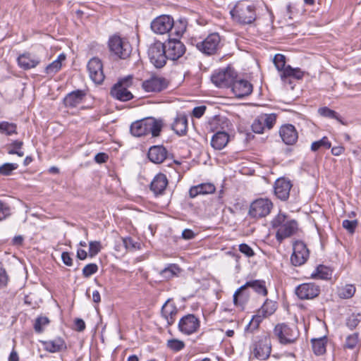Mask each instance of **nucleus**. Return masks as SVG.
<instances>
[{"instance_id": "nucleus-1", "label": "nucleus", "mask_w": 361, "mask_h": 361, "mask_svg": "<svg viewBox=\"0 0 361 361\" xmlns=\"http://www.w3.org/2000/svg\"><path fill=\"white\" fill-rule=\"evenodd\" d=\"M164 127L163 120L146 117L133 122L130 132L134 137H140L151 134L152 137H159Z\"/></svg>"}, {"instance_id": "nucleus-2", "label": "nucleus", "mask_w": 361, "mask_h": 361, "mask_svg": "<svg viewBox=\"0 0 361 361\" xmlns=\"http://www.w3.org/2000/svg\"><path fill=\"white\" fill-rule=\"evenodd\" d=\"M230 15L234 22L241 25H251L257 20L256 6L247 0L238 1Z\"/></svg>"}, {"instance_id": "nucleus-3", "label": "nucleus", "mask_w": 361, "mask_h": 361, "mask_svg": "<svg viewBox=\"0 0 361 361\" xmlns=\"http://www.w3.org/2000/svg\"><path fill=\"white\" fill-rule=\"evenodd\" d=\"M220 42V36L216 32L209 34L204 39L197 37H190L188 39V42L191 45L195 46L201 53L207 56H211L216 53Z\"/></svg>"}, {"instance_id": "nucleus-4", "label": "nucleus", "mask_w": 361, "mask_h": 361, "mask_svg": "<svg viewBox=\"0 0 361 361\" xmlns=\"http://www.w3.org/2000/svg\"><path fill=\"white\" fill-rule=\"evenodd\" d=\"M108 47L111 54L120 59H128L133 50L128 40L118 34L110 36L108 40Z\"/></svg>"}, {"instance_id": "nucleus-5", "label": "nucleus", "mask_w": 361, "mask_h": 361, "mask_svg": "<svg viewBox=\"0 0 361 361\" xmlns=\"http://www.w3.org/2000/svg\"><path fill=\"white\" fill-rule=\"evenodd\" d=\"M300 336L297 328L291 326L286 323H279L273 329V336L281 345H290L295 343Z\"/></svg>"}, {"instance_id": "nucleus-6", "label": "nucleus", "mask_w": 361, "mask_h": 361, "mask_svg": "<svg viewBox=\"0 0 361 361\" xmlns=\"http://www.w3.org/2000/svg\"><path fill=\"white\" fill-rule=\"evenodd\" d=\"M252 353L255 357L260 360H265L271 353V341L269 333L257 336L252 341L251 345Z\"/></svg>"}, {"instance_id": "nucleus-7", "label": "nucleus", "mask_w": 361, "mask_h": 361, "mask_svg": "<svg viewBox=\"0 0 361 361\" xmlns=\"http://www.w3.org/2000/svg\"><path fill=\"white\" fill-rule=\"evenodd\" d=\"M133 80L132 75H128L119 79L111 88L110 94L111 97L121 102L131 100L133 98V95L128 89L133 85Z\"/></svg>"}, {"instance_id": "nucleus-8", "label": "nucleus", "mask_w": 361, "mask_h": 361, "mask_svg": "<svg viewBox=\"0 0 361 361\" xmlns=\"http://www.w3.org/2000/svg\"><path fill=\"white\" fill-rule=\"evenodd\" d=\"M147 54L149 61L156 68H163L168 60L165 45L160 41H156L149 47Z\"/></svg>"}, {"instance_id": "nucleus-9", "label": "nucleus", "mask_w": 361, "mask_h": 361, "mask_svg": "<svg viewBox=\"0 0 361 361\" xmlns=\"http://www.w3.org/2000/svg\"><path fill=\"white\" fill-rule=\"evenodd\" d=\"M238 76L234 68L228 66L226 68L215 71L211 77L212 82L218 87H231L234 79Z\"/></svg>"}, {"instance_id": "nucleus-10", "label": "nucleus", "mask_w": 361, "mask_h": 361, "mask_svg": "<svg viewBox=\"0 0 361 361\" xmlns=\"http://www.w3.org/2000/svg\"><path fill=\"white\" fill-rule=\"evenodd\" d=\"M310 257V250L307 245L300 240L293 243V253L290 255V263L294 267H300L306 263Z\"/></svg>"}, {"instance_id": "nucleus-11", "label": "nucleus", "mask_w": 361, "mask_h": 361, "mask_svg": "<svg viewBox=\"0 0 361 361\" xmlns=\"http://www.w3.org/2000/svg\"><path fill=\"white\" fill-rule=\"evenodd\" d=\"M273 204L269 199H257L250 204L248 216L252 219L265 217L270 213Z\"/></svg>"}, {"instance_id": "nucleus-12", "label": "nucleus", "mask_w": 361, "mask_h": 361, "mask_svg": "<svg viewBox=\"0 0 361 361\" xmlns=\"http://www.w3.org/2000/svg\"><path fill=\"white\" fill-rule=\"evenodd\" d=\"M321 287L314 282L303 283L298 285L295 290V293L300 300H312L319 295Z\"/></svg>"}, {"instance_id": "nucleus-13", "label": "nucleus", "mask_w": 361, "mask_h": 361, "mask_svg": "<svg viewBox=\"0 0 361 361\" xmlns=\"http://www.w3.org/2000/svg\"><path fill=\"white\" fill-rule=\"evenodd\" d=\"M169 82L164 77L152 75L142 82V88L146 92H160L166 90Z\"/></svg>"}, {"instance_id": "nucleus-14", "label": "nucleus", "mask_w": 361, "mask_h": 361, "mask_svg": "<svg viewBox=\"0 0 361 361\" xmlns=\"http://www.w3.org/2000/svg\"><path fill=\"white\" fill-rule=\"evenodd\" d=\"M292 187L293 183L290 179L286 177L279 178L274 182V194L277 199L283 202L287 201Z\"/></svg>"}, {"instance_id": "nucleus-15", "label": "nucleus", "mask_w": 361, "mask_h": 361, "mask_svg": "<svg viewBox=\"0 0 361 361\" xmlns=\"http://www.w3.org/2000/svg\"><path fill=\"white\" fill-rule=\"evenodd\" d=\"M200 321L193 314H188L183 317L178 322V329L186 335H190L200 329Z\"/></svg>"}, {"instance_id": "nucleus-16", "label": "nucleus", "mask_w": 361, "mask_h": 361, "mask_svg": "<svg viewBox=\"0 0 361 361\" xmlns=\"http://www.w3.org/2000/svg\"><path fill=\"white\" fill-rule=\"evenodd\" d=\"M164 45L167 59L172 61L180 59L186 51L184 44L178 39L169 38Z\"/></svg>"}, {"instance_id": "nucleus-17", "label": "nucleus", "mask_w": 361, "mask_h": 361, "mask_svg": "<svg viewBox=\"0 0 361 361\" xmlns=\"http://www.w3.org/2000/svg\"><path fill=\"white\" fill-rule=\"evenodd\" d=\"M173 26V18L168 15L159 16L151 23L152 30L159 35H164L171 32Z\"/></svg>"}, {"instance_id": "nucleus-18", "label": "nucleus", "mask_w": 361, "mask_h": 361, "mask_svg": "<svg viewBox=\"0 0 361 361\" xmlns=\"http://www.w3.org/2000/svg\"><path fill=\"white\" fill-rule=\"evenodd\" d=\"M89 75L92 81L97 84H102L105 78L103 71V64L97 57L92 58L87 66Z\"/></svg>"}, {"instance_id": "nucleus-19", "label": "nucleus", "mask_w": 361, "mask_h": 361, "mask_svg": "<svg viewBox=\"0 0 361 361\" xmlns=\"http://www.w3.org/2000/svg\"><path fill=\"white\" fill-rule=\"evenodd\" d=\"M231 87L235 97L239 99L249 96L253 90V86L248 80L238 77L234 79Z\"/></svg>"}, {"instance_id": "nucleus-20", "label": "nucleus", "mask_w": 361, "mask_h": 361, "mask_svg": "<svg viewBox=\"0 0 361 361\" xmlns=\"http://www.w3.org/2000/svg\"><path fill=\"white\" fill-rule=\"evenodd\" d=\"M298 230V224L296 220L290 219L286 224L277 229L276 232V240L279 244L283 240L293 235Z\"/></svg>"}, {"instance_id": "nucleus-21", "label": "nucleus", "mask_w": 361, "mask_h": 361, "mask_svg": "<svg viewBox=\"0 0 361 361\" xmlns=\"http://www.w3.org/2000/svg\"><path fill=\"white\" fill-rule=\"evenodd\" d=\"M41 62L39 56L30 51H25L20 54L17 58L18 66L24 70L27 71L37 67Z\"/></svg>"}, {"instance_id": "nucleus-22", "label": "nucleus", "mask_w": 361, "mask_h": 361, "mask_svg": "<svg viewBox=\"0 0 361 361\" xmlns=\"http://www.w3.org/2000/svg\"><path fill=\"white\" fill-rule=\"evenodd\" d=\"M279 135L286 145H295L298 139V133L295 127L290 123L283 124L279 131Z\"/></svg>"}, {"instance_id": "nucleus-23", "label": "nucleus", "mask_w": 361, "mask_h": 361, "mask_svg": "<svg viewBox=\"0 0 361 361\" xmlns=\"http://www.w3.org/2000/svg\"><path fill=\"white\" fill-rule=\"evenodd\" d=\"M168 184L169 180L166 176L162 173H159L152 179L149 185V190L156 197L163 195Z\"/></svg>"}, {"instance_id": "nucleus-24", "label": "nucleus", "mask_w": 361, "mask_h": 361, "mask_svg": "<svg viewBox=\"0 0 361 361\" xmlns=\"http://www.w3.org/2000/svg\"><path fill=\"white\" fill-rule=\"evenodd\" d=\"M305 75V71L300 68H293L290 65H288L286 70L280 73L281 81L284 84H288L293 88L292 79L302 80Z\"/></svg>"}, {"instance_id": "nucleus-25", "label": "nucleus", "mask_w": 361, "mask_h": 361, "mask_svg": "<svg viewBox=\"0 0 361 361\" xmlns=\"http://www.w3.org/2000/svg\"><path fill=\"white\" fill-rule=\"evenodd\" d=\"M40 343L42 344L44 350L51 353L61 352L67 349L64 339L59 336L53 340L40 341Z\"/></svg>"}, {"instance_id": "nucleus-26", "label": "nucleus", "mask_w": 361, "mask_h": 361, "mask_svg": "<svg viewBox=\"0 0 361 361\" xmlns=\"http://www.w3.org/2000/svg\"><path fill=\"white\" fill-rule=\"evenodd\" d=\"M86 96V92L83 90H76L67 94L63 98V104L66 107L75 108L80 104Z\"/></svg>"}, {"instance_id": "nucleus-27", "label": "nucleus", "mask_w": 361, "mask_h": 361, "mask_svg": "<svg viewBox=\"0 0 361 361\" xmlns=\"http://www.w3.org/2000/svg\"><path fill=\"white\" fill-rule=\"evenodd\" d=\"M168 151L163 145H154L149 147L147 157L154 164L162 163L167 157Z\"/></svg>"}, {"instance_id": "nucleus-28", "label": "nucleus", "mask_w": 361, "mask_h": 361, "mask_svg": "<svg viewBox=\"0 0 361 361\" xmlns=\"http://www.w3.org/2000/svg\"><path fill=\"white\" fill-rule=\"evenodd\" d=\"M161 316L166 320L168 326H171L176 321L178 308L174 303L168 300L163 305L161 310Z\"/></svg>"}, {"instance_id": "nucleus-29", "label": "nucleus", "mask_w": 361, "mask_h": 361, "mask_svg": "<svg viewBox=\"0 0 361 361\" xmlns=\"http://www.w3.org/2000/svg\"><path fill=\"white\" fill-rule=\"evenodd\" d=\"M247 288H252L257 294L263 296H267L268 294L265 281L257 279L247 281L244 285L238 288V291L236 295L242 290L247 289Z\"/></svg>"}, {"instance_id": "nucleus-30", "label": "nucleus", "mask_w": 361, "mask_h": 361, "mask_svg": "<svg viewBox=\"0 0 361 361\" xmlns=\"http://www.w3.org/2000/svg\"><path fill=\"white\" fill-rule=\"evenodd\" d=\"M171 127L177 135H185L188 130L187 116L185 114H177Z\"/></svg>"}, {"instance_id": "nucleus-31", "label": "nucleus", "mask_w": 361, "mask_h": 361, "mask_svg": "<svg viewBox=\"0 0 361 361\" xmlns=\"http://www.w3.org/2000/svg\"><path fill=\"white\" fill-rule=\"evenodd\" d=\"M216 190L214 185L209 183H201L192 186L189 190V196L194 198L199 195H207L214 193Z\"/></svg>"}, {"instance_id": "nucleus-32", "label": "nucleus", "mask_w": 361, "mask_h": 361, "mask_svg": "<svg viewBox=\"0 0 361 361\" xmlns=\"http://www.w3.org/2000/svg\"><path fill=\"white\" fill-rule=\"evenodd\" d=\"M229 141V135L225 132H217L214 133L211 140V146L216 150L224 149Z\"/></svg>"}, {"instance_id": "nucleus-33", "label": "nucleus", "mask_w": 361, "mask_h": 361, "mask_svg": "<svg viewBox=\"0 0 361 361\" xmlns=\"http://www.w3.org/2000/svg\"><path fill=\"white\" fill-rule=\"evenodd\" d=\"M224 118L220 116L212 117L207 123L206 129L209 133H217L224 131Z\"/></svg>"}, {"instance_id": "nucleus-34", "label": "nucleus", "mask_w": 361, "mask_h": 361, "mask_svg": "<svg viewBox=\"0 0 361 361\" xmlns=\"http://www.w3.org/2000/svg\"><path fill=\"white\" fill-rule=\"evenodd\" d=\"M312 351L316 355H322L326 351L328 338L326 336L311 339Z\"/></svg>"}, {"instance_id": "nucleus-35", "label": "nucleus", "mask_w": 361, "mask_h": 361, "mask_svg": "<svg viewBox=\"0 0 361 361\" xmlns=\"http://www.w3.org/2000/svg\"><path fill=\"white\" fill-rule=\"evenodd\" d=\"M264 319L265 318L257 312V314L252 316L251 320L245 326L244 330L245 336L247 337L249 334H253L257 331Z\"/></svg>"}, {"instance_id": "nucleus-36", "label": "nucleus", "mask_w": 361, "mask_h": 361, "mask_svg": "<svg viewBox=\"0 0 361 361\" xmlns=\"http://www.w3.org/2000/svg\"><path fill=\"white\" fill-rule=\"evenodd\" d=\"M277 307L278 305L276 301L267 298L260 308L257 310V312L264 318H267L274 314Z\"/></svg>"}, {"instance_id": "nucleus-37", "label": "nucleus", "mask_w": 361, "mask_h": 361, "mask_svg": "<svg viewBox=\"0 0 361 361\" xmlns=\"http://www.w3.org/2000/svg\"><path fill=\"white\" fill-rule=\"evenodd\" d=\"M65 60L66 55L63 53L60 54L56 60L46 66L44 73L51 76L54 75L61 69L62 62Z\"/></svg>"}, {"instance_id": "nucleus-38", "label": "nucleus", "mask_w": 361, "mask_h": 361, "mask_svg": "<svg viewBox=\"0 0 361 361\" xmlns=\"http://www.w3.org/2000/svg\"><path fill=\"white\" fill-rule=\"evenodd\" d=\"M333 271L328 267L319 264L311 274V278L314 279L329 280L331 279Z\"/></svg>"}, {"instance_id": "nucleus-39", "label": "nucleus", "mask_w": 361, "mask_h": 361, "mask_svg": "<svg viewBox=\"0 0 361 361\" xmlns=\"http://www.w3.org/2000/svg\"><path fill=\"white\" fill-rule=\"evenodd\" d=\"M181 269L176 264H170L167 267L162 269L159 274L165 280H170L175 276H178Z\"/></svg>"}, {"instance_id": "nucleus-40", "label": "nucleus", "mask_w": 361, "mask_h": 361, "mask_svg": "<svg viewBox=\"0 0 361 361\" xmlns=\"http://www.w3.org/2000/svg\"><path fill=\"white\" fill-rule=\"evenodd\" d=\"M356 292L354 284H345L338 288L337 294L341 299H350L353 298Z\"/></svg>"}, {"instance_id": "nucleus-41", "label": "nucleus", "mask_w": 361, "mask_h": 361, "mask_svg": "<svg viewBox=\"0 0 361 361\" xmlns=\"http://www.w3.org/2000/svg\"><path fill=\"white\" fill-rule=\"evenodd\" d=\"M188 22L185 18H180L177 21L173 20V26L171 30V35H175L180 37L185 32Z\"/></svg>"}, {"instance_id": "nucleus-42", "label": "nucleus", "mask_w": 361, "mask_h": 361, "mask_svg": "<svg viewBox=\"0 0 361 361\" xmlns=\"http://www.w3.org/2000/svg\"><path fill=\"white\" fill-rule=\"evenodd\" d=\"M238 291V288L233 294V303L236 306L243 307L249 300L250 293L247 290V289H243L236 295Z\"/></svg>"}, {"instance_id": "nucleus-43", "label": "nucleus", "mask_w": 361, "mask_h": 361, "mask_svg": "<svg viewBox=\"0 0 361 361\" xmlns=\"http://www.w3.org/2000/svg\"><path fill=\"white\" fill-rule=\"evenodd\" d=\"M318 113L321 116L336 119L343 125L345 123L343 121L341 116L334 110L329 109L327 106L321 107L318 109Z\"/></svg>"}, {"instance_id": "nucleus-44", "label": "nucleus", "mask_w": 361, "mask_h": 361, "mask_svg": "<svg viewBox=\"0 0 361 361\" xmlns=\"http://www.w3.org/2000/svg\"><path fill=\"white\" fill-rule=\"evenodd\" d=\"M23 146L22 140H16L7 145L8 154H16L20 157L24 156V152L21 150Z\"/></svg>"}, {"instance_id": "nucleus-45", "label": "nucleus", "mask_w": 361, "mask_h": 361, "mask_svg": "<svg viewBox=\"0 0 361 361\" xmlns=\"http://www.w3.org/2000/svg\"><path fill=\"white\" fill-rule=\"evenodd\" d=\"M50 323L49 319L46 316L37 317L33 324V329L37 334H42L44 331L45 326Z\"/></svg>"}, {"instance_id": "nucleus-46", "label": "nucleus", "mask_w": 361, "mask_h": 361, "mask_svg": "<svg viewBox=\"0 0 361 361\" xmlns=\"http://www.w3.org/2000/svg\"><path fill=\"white\" fill-rule=\"evenodd\" d=\"M331 147V143L326 136H324L319 140L313 142L311 145V150L317 152L320 149H329Z\"/></svg>"}, {"instance_id": "nucleus-47", "label": "nucleus", "mask_w": 361, "mask_h": 361, "mask_svg": "<svg viewBox=\"0 0 361 361\" xmlns=\"http://www.w3.org/2000/svg\"><path fill=\"white\" fill-rule=\"evenodd\" d=\"M361 323V312L353 313L345 320L346 326L351 331Z\"/></svg>"}, {"instance_id": "nucleus-48", "label": "nucleus", "mask_w": 361, "mask_h": 361, "mask_svg": "<svg viewBox=\"0 0 361 361\" xmlns=\"http://www.w3.org/2000/svg\"><path fill=\"white\" fill-rule=\"evenodd\" d=\"M273 61L279 74L282 73L288 66L286 65V56L281 54H276L274 57Z\"/></svg>"}, {"instance_id": "nucleus-49", "label": "nucleus", "mask_w": 361, "mask_h": 361, "mask_svg": "<svg viewBox=\"0 0 361 361\" xmlns=\"http://www.w3.org/2000/svg\"><path fill=\"white\" fill-rule=\"evenodd\" d=\"M17 126L16 123H8L7 121L0 122V133L7 135L17 134Z\"/></svg>"}, {"instance_id": "nucleus-50", "label": "nucleus", "mask_w": 361, "mask_h": 361, "mask_svg": "<svg viewBox=\"0 0 361 361\" xmlns=\"http://www.w3.org/2000/svg\"><path fill=\"white\" fill-rule=\"evenodd\" d=\"M359 333L355 332L352 334L348 335L344 343V348L353 350L355 348L359 342Z\"/></svg>"}, {"instance_id": "nucleus-51", "label": "nucleus", "mask_w": 361, "mask_h": 361, "mask_svg": "<svg viewBox=\"0 0 361 361\" xmlns=\"http://www.w3.org/2000/svg\"><path fill=\"white\" fill-rule=\"evenodd\" d=\"M260 118H262V120L265 128L270 130L274 126L276 122L277 115L276 114H261Z\"/></svg>"}, {"instance_id": "nucleus-52", "label": "nucleus", "mask_w": 361, "mask_h": 361, "mask_svg": "<svg viewBox=\"0 0 361 361\" xmlns=\"http://www.w3.org/2000/svg\"><path fill=\"white\" fill-rule=\"evenodd\" d=\"M287 218L288 216L286 214L279 213L271 221L272 228L279 229L287 223L288 221L287 220Z\"/></svg>"}, {"instance_id": "nucleus-53", "label": "nucleus", "mask_w": 361, "mask_h": 361, "mask_svg": "<svg viewBox=\"0 0 361 361\" xmlns=\"http://www.w3.org/2000/svg\"><path fill=\"white\" fill-rule=\"evenodd\" d=\"M166 345L169 349H171L173 352H178L182 350L185 348V344L182 341H180L176 338H173L167 341Z\"/></svg>"}, {"instance_id": "nucleus-54", "label": "nucleus", "mask_w": 361, "mask_h": 361, "mask_svg": "<svg viewBox=\"0 0 361 361\" xmlns=\"http://www.w3.org/2000/svg\"><path fill=\"white\" fill-rule=\"evenodd\" d=\"M18 168V164L16 163H5L0 166V174L2 176H10L12 171Z\"/></svg>"}, {"instance_id": "nucleus-55", "label": "nucleus", "mask_w": 361, "mask_h": 361, "mask_svg": "<svg viewBox=\"0 0 361 361\" xmlns=\"http://www.w3.org/2000/svg\"><path fill=\"white\" fill-rule=\"evenodd\" d=\"M98 271V266L95 263H90L84 267L82 269V276L85 278H89L92 275L97 273Z\"/></svg>"}, {"instance_id": "nucleus-56", "label": "nucleus", "mask_w": 361, "mask_h": 361, "mask_svg": "<svg viewBox=\"0 0 361 361\" xmlns=\"http://www.w3.org/2000/svg\"><path fill=\"white\" fill-rule=\"evenodd\" d=\"M102 250V245L99 241H90L89 243V256H96Z\"/></svg>"}, {"instance_id": "nucleus-57", "label": "nucleus", "mask_w": 361, "mask_h": 361, "mask_svg": "<svg viewBox=\"0 0 361 361\" xmlns=\"http://www.w3.org/2000/svg\"><path fill=\"white\" fill-rule=\"evenodd\" d=\"M262 119V118H260V116H259L254 120L253 123H252L251 128L254 133L258 134L263 133L265 127L263 125Z\"/></svg>"}, {"instance_id": "nucleus-58", "label": "nucleus", "mask_w": 361, "mask_h": 361, "mask_svg": "<svg viewBox=\"0 0 361 361\" xmlns=\"http://www.w3.org/2000/svg\"><path fill=\"white\" fill-rule=\"evenodd\" d=\"M358 221L357 220H348L345 219L342 222L343 227L348 231V232L350 234L355 233V229L357 226Z\"/></svg>"}, {"instance_id": "nucleus-59", "label": "nucleus", "mask_w": 361, "mask_h": 361, "mask_svg": "<svg viewBox=\"0 0 361 361\" xmlns=\"http://www.w3.org/2000/svg\"><path fill=\"white\" fill-rule=\"evenodd\" d=\"M11 215V207L8 204L0 200V221Z\"/></svg>"}, {"instance_id": "nucleus-60", "label": "nucleus", "mask_w": 361, "mask_h": 361, "mask_svg": "<svg viewBox=\"0 0 361 361\" xmlns=\"http://www.w3.org/2000/svg\"><path fill=\"white\" fill-rule=\"evenodd\" d=\"M9 281V276L4 267V265L0 262V288H4L7 286Z\"/></svg>"}, {"instance_id": "nucleus-61", "label": "nucleus", "mask_w": 361, "mask_h": 361, "mask_svg": "<svg viewBox=\"0 0 361 361\" xmlns=\"http://www.w3.org/2000/svg\"><path fill=\"white\" fill-rule=\"evenodd\" d=\"M239 251L247 257H252L255 255L252 248L246 243H241L239 245Z\"/></svg>"}, {"instance_id": "nucleus-62", "label": "nucleus", "mask_w": 361, "mask_h": 361, "mask_svg": "<svg viewBox=\"0 0 361 361\" xmlns=\"http://www.w3.org/2000/svg\"><path fill=\"white\" fill-rule=\"evenodd\" d=\"M207 109L206 106L202 105L195 106L192 110V116L197 118H201Z\"/></svg>"}, {"instance_id": "nucleus-63", "label": "nucleus", "mask_w": 361, "mask_h": 361, "mask_svg": "<svg viewBox=\"0 0 361 361\" xmlns=\"http://www.w3.org/2000/svg\"><path fill=\"white\" fill-rule=\"evenodd\" d=\"M109 159V155L104 152H99L94 156V161L98 164L106 163Z\"/></svg>"}, {"instance_id": "nucleus-64", "label": "nucleus", "mask_w": 361, "mask_h": 361, "mask_svg": "<svg viewBox=\"0 0 361 361\" xmlns=\"http://www.w3.org/2000/svg\"><path fill=\"white\" fill-rule=\"evenodd\" d=\"M61 259L63 264L68 267L73 265V259L71 256V253L68 252H63L61 254Z\"/></svg>"}]
</instances>
